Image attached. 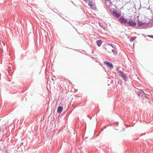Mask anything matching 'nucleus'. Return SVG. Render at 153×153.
<instances>
[{"label":"nucleus","mask_w":153,"mask_h":153,"mask_svg":"<svg viewBox=\"0 0 153 153\" xmlns=\"http://www.w3.org/2000/svg\"><path fill=\"white\" fill-rule=\"evenodd\" d=\"M119 22L123 25H125L127 23V19H125L124 17H121L119 19Z\"/></svg>","instance_id":"nucleus-1"},{"label":"nucleus","mask_w":153,"mask_h":153,"mask_svg":"<svg viewBox=\"0 0 153 153\" xmlns=\"http://www.w3.org/2000/svg\"><path fill=\"white\" fill-rule=\"evenodd\" d=\"M98 24L101 27L102 29H103L104 30L105 29V27H104V25L103 24L99 22H98Z\"/></svg>","instance_id":"nucleus-10"},{"label":"nucleus","mask_w":153,"mask_h":153,"mask_svg":"<svg viewBox=\"0 0 153 153\" xmlns=\"http://www.w3.org/2000/svg\"><path fill=\"white\" fill-rule=\"evenodd\" d=\"M84 1H87V0H83Z\"/></svg>","instance_id":"nucleus-22"},{"label":"nucleus","mask_w":153,"mask_h":153,"mask_svg":"<svg viewBox=\"0 0 153 153\" xmlns=\"http://www.w3.org/2000/svg\"><path fill=\"white\" fill-rule=\"evenodd\" d=\"M136 37L135 36H133L131 37L130 39V41L131 42H133L136 39Z\"/></svg>","instance_id":"nucleus-11"},{"label":"nucleus","mask_w":153,"mask_h":153,"mask_svg":"<svg viewBox=\"0 0 153 153\" xmlns=\"http://www.w3.org/2000/svg\"><path fill=\"white\" fill-rule=\"evenodd\" d=\"M23 142H22L21 143V144H20V146H22V145H23Z\"/></svg>","instance_id":"nucleus-21"},{"label":"nucleus","mask_w":153,"mask_h":153,"mask_svg":"<svg viewBox=\"0 0 153 153\" xmlns=\"http://www.w3.org/2000/svg\"><path fill=\"white\" fill-rule=\"evenodd\" d=\"M127 24L130 26L133 27H135L136 25V23L131 20H130L128 22Z\"/></svg>","instance_id":"nucleus-3"},{"label":"nucleus","mask_w":153,"mask_h":153,"mask_svg":"<svg viewBox=\"0 0 153 153\" xmlns=\"http://www.w3.org/2000/svg\"><path fill=\"white\" fill-rule=\"evenodd\" d=\"M111 51L114 54H117V52L116 50L114 49H112Z\"/></svg>","instance_id":"nucleus-15"},{"label":"nucleus","mask_w":153,"mask_h":153,"mask_svg":"<svg viewBox=\"0 0 153 153\" xmlns=\"http://www.w3.org/2000/svg\"><path fill=\"white\" fill-rule=\"evenodd\" d=\"M1 120V119H0V120Z\"/></svg>","instance_id":"nucleus-23"},{"label":"nucleus","mask_w":153,"mask_h":153,"mask_svg":"<svg viewBox=\"0 0 153 153\" xmlns=\"http://www.w3.org/2000/svg\"><path fill=\"white\" fill-rule=\"evenodd\" d=\"M63 109L62 107V106H59L57 109V112L59 113H60Z\"/></svg>","instance_id":"nucleus-8"},{"label":"nucleus","mask_w":153,"mask_h":153,"mask_svg":"<svg viewBox=\"0 0 153 153\" xmlns=\"http://www.w3.org/2000/svg\"><path fill=\"white\" fill-rule=\"evenodd\" d=\"M104 63L105 64L107 65V67L108 68H110L111 69H112L114 67L111 63L109 62L105 61L104 62Z\"/></svg>","instance_id":"nucleus-2"},{"label":"nucleus","mask_w":153,"mask_h":153,"mask_svg":"<svg viewBox=\"0 0 153 153\" xmlns=\"http://www.w3.org/2000/svg\"><path fill=\"white\" fill-rule=\"evenodd\" d=\"M122 77L123 78L125 81H126L128 79L126 75V74Z\"/></svg>","instance_id":"nucleus-12"},{"label":"nucleus","mask_w":153,"mask_h":153,"mask_svg":"<svg viewBox=\"0 0 153 153\" xmlns=\"http://www.w3.org/2000/svg\"><path fill=\"white\" fill-rule=\"evenodd\" d=\"M117 73L121 77H122L125 74L124 72L120 70L118 71Z\"/></svg>","instance_id":"nucleus-6"},{"label":"nucleus","mask_w":153,"mask_h":153,"mask_svg":"<svg viewBox=\"0 0 153 153\" xmlns=\"http://www.w3.org/2000/svg\"><path fill=\"white\" fill-rule=\"evenodd\" d=\"M93 4V2L92 1H89L88 2V5L90 7Z\"/></svg>","instance_id":"nucleus-16"},{"label":"nucleus","mask_w":153,"mask_h":153,"mask_svg":"<svg viewBox=\"0 0 153 153\" xmlns=\"http://www.w3.org/2000/svg\"><path fill=\"white\" fill-rule=\"evenodd\" d=\"M137 24L139 26H148V24L146 23L145 22H142L140 21L137 22Z\"/></svg>","instance_id":"nucleus-4"},{"label":"nucleus","mask_w":153,"mask_h":153,"mask_svg":"<svg viewBox=\"0 0 153 153\" xmlns=\"http://www.w3.org/2000/svg\"><path fill=\"white\" fill-rule=\"evenodd\" d=\"M91 8L93 9H96V7L95 5H94V4L92 5L91 6H90Z\"/></svg>","instance_id":"nucleus-13"},{"label":"nucleus","mask_w":153,"mask_h":153,"mask_svg":"<svg viewBox=\"0 0 153 153\" xmlns=\"http://www.w3.org/2000/svg\"><path fill=\"white\" fill-rule=\"evenodd\" d=\"M138 95L139 96H141L143 97H145L146 96V94L141 90H140L139 91Z\"/></svg>","instance_id":"nucleus-5"},{"label":"nucleus","mask_w":153,"mask_h":153,"mask_svg":"<svg viewBox=\"0 0 153 153\" xmlns=\"http://www.w3.org/2000/svg\"><path fill=\"white\" fill-rule=\"evenodd\" d=\"M97 45L98 46H100L102 43V41L101 40H100L97 41L96 42Z\"/></svg>","instance_id":"nucleus-9"},{"label":"nucleus","mask_w":153,"mask_h":153,"mask_svg":"<svg viewBox=\"0 0 153 153\" xmlns=\"http://www.w3.org/2000/svg\"><path fill=\"white\" fill-rule=\"evenodd\" d=\"M0 44H3V45L4 46H5V44H4V43L3 41L1 42H0Z\"/></svg>","instance_id":"nucleus-19"},{"label":"nucleus","mask_w":153,"mask_h":153,"mask_svg":"<svg viewBox=\"0 0 153 153\" xmlns=\"http://www.w3.org/2000/svg\"><path fill=\"white\" fill-rule=\"evenodd\" d=\"M110 45L113 48L116 49V46L114 44H110Z\"/></svg>","instance_id":"nucleus-17"},{"label":"nucleus","mask_w":153,"mask_h":153,"mask_svg":"<svg viewBox=\"0 0 153 153\" xmlns=\"http://www.w3.org/2000/svg\"><path fill=\"white\" fill-rule=\"evenodd\" d=\"M118 83L120 84V85H121L122 84V82L121 81H118Z\"/></svg>","instance_id":"nucleus-18"},{"label":"nucleus","mask_w":153,"mask_h":153,"mask_svg":"<svg viewBox=\"0 0 153 153\" xmlns=\"http://www.w3.org/2000/svg\"><path fill=\"white\" fill-rule=\"evenodd\" d=\"M109 1V2H108V3H106V6H107V7H109V6H110V5H111V2L110 1Z\"/></svg>","instance_id":"nucleus-14"},{"label":"nucleus","mask_w":153,"mask_h":153,"mask_svg":"<svg viewBox=\"0 0 153 153\" xmlns=\"http://www.w3.org/2000/svg\"><path fill=\"white\" fill-rule=\"evenodd\" d=\"M148 36L150 38H153V35H149Z\"/></svg>","instance_id":"nucleus-20"},{"label":"nucleus","mask_w":153,"mask_h":153,"mask_svg":"<svg viewBox=\"0 0 153 153\" xmlns=\"http://www.w3.org/2000/svg\"><path fill=\"white\" fill-rule=\"evenodd\" d=\"M113 13L114 16L117 18H118L120 16V14L119 13H117L116 12H114Z\"/></svg>","instance_id":"nucleus-7"}]
</instances>
